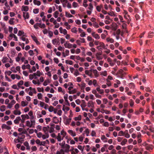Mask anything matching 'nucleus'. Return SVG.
I'll return each instance as SVG.
<instances>
[{"label":"nucleus","instance_id":"obj_1","mask_svg":"<svg viewBox=\"0 0 154 154\" xmlns=\"http://www.w3.org/2000/svg\"><path fill=\"white\" fill-rule=\"evenodd\" d=\"M21 117L22 118V119L21 120V122L22 123H24L26 119H28L29 118V116L27 114L22 115H21Z\"/></svg>","mask_w":154,"mask_h":154},{"label":"nucleus","instance_id":"obj_2","mask_svg":"<svg viewBox=\"0 0 154 154\" xmlns=\"http://www.w3.org/2000/svg\"><path fill=\"white\" fill-rule=\"evenodd\" d=\"M52 43L54 45H55L56 44L59 45L60 44V39L59 38H55L52 40Z\"/></svg>","mask_w":154,"mask_h":154},{"label":"nucleus","instance_id":"obj_3","mask_svg":"<svg viewBox=\"0 0 154 154\" xmlns=\"http://www.w3.org/2000/svg\"><path fill=\"white\" fill-rule=\"evenodd\" d=\"M153 146L151 144H148L146 147V149L148 150H152L153 148Z\"/></svg>","mask_w":154,"mask_h":154},{"label":"nucleus","instance_id":"obj_4","mask_svg":"<svg viewBox=\"0 0 154 154\" xmlns=\"http://www.w3.org/2000/svg\"><path fill=\"white\" fill-rule=\"evenodd\" d=\"M16 103V101L14 100H13L11 102L8 104V107L9 109L12 108V106Z\"/></svg>","mask_w":154,"mask_h":154},{"label":"nucleus","instance_id":"obj_5","mask_svg":"<svg viewBox=\"0 0 154 154\" xmlns=\"http://www.w3.org/2000/svg\"><path fill=\"white\" fill-rule=\"evenodd\" d=\"M59 30L60 33H63L65 35H66L67 34V31L66 29H63L62 27H60L59 28Z\"/></svg>","mask_w":154,"mask_h":154},{"label":"nucleus","instance_id":"obj_6","mask_svg":"<svg viewBox=\"0 0 154 154\" xmlns=\"http://www.w3.org/2000/svg\"><path fill=\"white\" fill-rule=\"evenodd\" d=\"M70 148V146L67 144H66L65 145V147L64 149H65L64 150V151L66 152H69V149Z\"/></svg>","mask_w":154,"mask_h":154},{"label":"nucleus","instance_id":"obj_7","mask_svg":"<svg viewBox=\"0 0 154 154\" xmlns=\"http://www.w3.org/2000/svg\"><path fill=\"white\" fill-rule=\"evenodd\" d=\"M68 42L67 41L64 44V45L65 48H72V44L69 43H68Z\"/></svg>","mask_w":154,"mask_h":154},{"label":"nucleus","instance_id":"obj_8","mask_svg":"<svg viewBox=\"0 0 154 154\" xmlns=\"http://www.w3.org/2000/svg\"><path fill=\"white\" fill-rule=\"evenodd\" d=\"M2 128L6 129L8 130H9L11 129V127L7 126L6 124H5L2 125Z\"/></svg>","mask_w":154,"mask_h":154},{"label":"nucleus","instance_id":"obj_9","mask_svg":"<svg viewBox=\"0 0 154 154\" xmlns=\"http://www.w3.org/2000/svg\"><path fill=\"white\" fill-rule=\"evenodd\" d=\"M49 128V127L48 126L47 127H43V130L45 134L48 133V131Z\"/></svg>","mask_w":154,"mask_h":154},{"label":"nucleus","instance_id":"obj_10","mask_svg":"<svg viewBox=\"0 0 154 154\" xmlns=\"http://www.w3.org/2000/svg\"><path fill=\"white\" fill-rule=\"evenodd\" d=\"M2 63H4L9 62V59L6 57H4L2 60Z\"/></svg>","mask_w":154,"mask_h":154},{"label":"nucleus","instance_id":"obj_11","mask_svg":"<svg viewBox=\"0 0 154 154\" xmlns=\"http://www.w3.org/2000/svg\"><path fill=\"white\" fill-rule=\"evenodd\" d=\"M68 132L72 136L74 137L76 136L75 133L72 130H69L68 131Z\"/></svg>","mask_w":154,"mask_h":154},{"label":"nucleus","instance_id":"obj_12","mask_svg":"<svg viewBox=\"0 0 154 154\" xmlns=\"http://www.w3.org/2000/svg\"><path fill=\"white\" fill-rule=\"evenodd\" d=\"M59 120L56 117H54L53 118V122L57 124L58 123Z\"/></svg>","mask_w":154,"mask_h":154},{"label":"nucleus","instance_id":"obj_13","mask_svg":"<svg viewBox=\"0 0 154 154\" xmlns=\"http://www.w3.org/2000/svg\"><path fill=\"white\" fill-rule=\"evenodd\" d=\"M23 17L25 19H28L29 17L28 13L26 12H23Z\"/></svg>","mask_w":154,"mask_h":154},{"label":"nucleus","instance_id":"obj_14","mask_svg":"<svg viewBox=\"0 0 154 154\" xmlns=\"http://www.w3.org/2000/svg\"><path fill=\"white\" fill-rule=\"evenodd\" d=\"M88 106L89 107H93L94 106L93 103L92 101H89L88 103Z\"/></svg>","mask_w":154,"mask_h":154},{"label":"nucleus","instance_id":"obj_15","mask_svg":"<svg viewBox=\"0 0 154 154\" xmlns=\"http://www.w3.org/2000/svg\"><path fill=\"white\" fill-rule=\"evenodd\" d=\"M14 113L15 115H20L21 112L20 110H15L14 111Z\"/></svg>","mask_w":154,"mask_h":154},{"label":"nucleus","instance_id":"obj_16","mask_svg":"<svg viewBox=\"0 0 154 154\" xmlns=\"http://www.w3.org/2000/svg\"><path fill=\"white\" fill-rule=\"evenodd\" d=\"M127 140L126 139H124L121 142V144L122 145H124L127 142Z\"/></svg>","mask_w":154,"mask_h":154},{"label":"nucleus","instance_id":"obj_17","mask_svg":"<svg viewBox=\"0 0 154 154\" xmlns=\"http://www.w3.org/2000/svg\"><path fill=\"white\" fill-rule=\"evenodd\" d=\"M33 3L35 5H39L41 4V2L39 1H37V0H34Z\"/></svg>","mask_w":154,"mask_h":154},{"label":"nucleus","instance_id":"obj_18","mask_svg":"<svg viewBox=\"0 0 154 154\" xmlns=\"http://www.w3.org/2000/svg\"><path fill=\"white\" fill-rule=\"evenodd\" d=\"M97 72H98L96 69H94L93 70V72L96 77H98L99 76V74L97 73Z\"/></svg>","mask_w":154,"mask_h":154},{"label":"nucleus","instance_id":"obj_19","mask_svg":"<svg viewBox=\"0 0 154 154\" xmlns=\"http://www.w3.org/2000/svg\"><path fill=\"white\" fill-rule=\"evenodd\" d=\"M106 41L107 42H110L111 43H113L114 40L112 38H106Z\"/></svg>","mask_w":154,"mask_h":154},{"label":"nucleus","instance_id":"obj_20","mask_svg":"<svg viewBox=\"0 0 154 154\" xmlns=\"http://www.w3.org/2000/svg\"><path fill=\"white\" fill-rule=\"evenodd\" d=\"M99 44L100 45V47H102L103 48L105 49H106V48H105L104 44L103 42H100L99 43Z\"/></svg>","mask_w":154,"mask_h":154},{"label":"nucleus","instance_id":"obj_21","mask_svg":"<svg viewBox=\"0 0 154 154\" xmlns=\"http://www.w3.org/2000/svg\"><path fill=\"white\" fill-rule=\"evenodd\" d=\"M14 19V18H11L10 20L9 21V23L11 25L14 24V22L13 20Z\"/></svg>","mask_w":154,"mask_h":154},{"label":"nucleus","instance_id":"obj_22","mask_svg":"<svg viewBox=\"0 0 154 154\" xmlns=\"http://www.w3.org/2000/svg\"><path fill=\"white\" fill-rule=\"evenodd\" d=\"M65 14V15L67 17H73L72 15L70 13H68L66 11Z\"/></svg>","mask_w":154,"mask_h":154},{"label":"nucleus","instance_id":"obj_23","mask_svg":"<svg viewBox=\"0 0 154 154\" xmlns=\"http://www.w3.org/2000/svg\"><path fill=\"white\" fill-rule=\"evenodd\" d=\"M5 106L4 105L2 106L0 108V110L1 111L4 112V111H5Z\"/></svg>","mask_w":154,"mask_h":154},{"label":"nucleus","instance_id":"obj_24","mask_svg":"<svg viewBox=\"0 0 154 154\" xmlns=\"http://www.w3.org/2000/svg\"><path fill=\"white\" fill-rule=\"evenodd\" d=\"M50 82V80L49 79L46 80L44 82L43 85L44 86H46L47 85L48 83Z\"/></svg>","mask_w":154,"mask_h":154},{"label":"nucleus","instance_id":"obj_25","mask_svg":"<svg viewBox=\"0 0 154 154\" xmlns=\"http://www.w3.org/2000/svg\"><path fill=\"white\" fill-rule=\"evenodd\" d=\"M76 89H74L73 90L71 91H68V93L69 94H73L76 93Z\"/></svg>","mask_w":154,"mask_h":154},{"label":"nucleus","instance_id":"obj_26","mask_svg":"<svg viewBox=\"0 0 154 154\" xmlns=\"http://www.w3.org/2000/svg\"><path fill=\"white\" fill-rule=\"evenodd\" d=\"M123 69H120L119 72L117 73V74H119L120 75H124L123 73Z\"/></svg>","mask_w":154,"mask_h":154},{"label":"nucleus","instance_id":"obj_27","mask_svg":"<svg viewBox=\"0 0 154 154\" xmlns=\"http://www.w3.org/2000/svg\"><path fill=\"white\" fill-rule=\"evenodd\" d=\"M74 119L75 121L77 120H81V116L80 115H79L78 117H75L74 118Z\"/></svg>","mask_w":154,"mask_h":154},{"label":"nucleus","instance_id":"obj_28","mask_svg":"<svg viewBox=\"0 0 154 154\" xmlns=\"http://www.w3.org/2000/svg\"><path fill=\"white\" fill-rule=\"evenodd\" d=\"M86 84L85 83H82L81 84V90H84Z\"/></svg>","mask_w":154,"mask_h":154},{"label":"nucleus","instance_id":"obj_29","mask_svg":"<svg viewBox=\"0 0 154 154\" xmlns=\"http://www.w3.org/2000/svg\"><path fill=\"white\" fill-rule=\"evenodd\" d=\"M71 31L74 33H76L77 32V28L74 27L71 29Z\"/></svg>","mask_w":154,"mask_h":154},{"label":"nucleus","instance_id":"obj_30","mask_svg":"<svg viewBox=\"0 0 154 154\" xmlns=\"http://www.w3.org/2000/svg\"><path fill=\"white\" fill-rule=\"evenodd\" d=\"M59 14V12L58 11H56L54 14V17L55 18H57L58 16V15Z\"/></svg>","mask_w":154,"mask_h":154},{"label":"nucleus","instance_id":"obj_31","mask_svg":"<svg viewBox=\"0 0 154 154\" xmlns=\"http://www.w3.org/2000/svg\"><path fill=\"white\" fill-rule=\"evenodd\" d=\"M26 126L30 128L32 127L29 121H26Z\"/></svg>","mask_w":154,"mask_h":154},{"label":"nucleus","instance_id":"obj_32","mask_svg":"<svg viewBox=\"0 0 154 154\" xmlns=\"http://www.w3.org/2000/svg\"><path fill=\"white\" fill-rule=\"evenodd\" d=\"M59 145L61 146L62 148L64 149L65 145V142L63 141L62 143H60Z\"/></svg>","mask_w":154,"mask_h":154},{"label":"nucleus","instance_id":"obj_33","mask_svg":"<svg viewBox=\"0 0 154 154\" xmlns=\"http://www.w3.org/2000/svg\"><path fill=\"white\" fill-rule=\"evenodd\" d=\"M98 54H96V56L97 59L98 60H102L103 59V57L102 56H100V55H98Z\"/></svg>","mask_w":154,"mask_h":154},{"label":"nucleus","instance_id":"obj_34","mask_svg":"<svg viewBox=\"0 0 154 154\" xmlns=\"http://www.w3.org/2000/svg\"><path fill=\"white\" fill-rule=\"evenodd\" d=\"M129 86L130 88L132 89H134V88L135 85L133 83H131L129 84Z\"/></svg>","mask_w":154,"mask_h":154},{"label":"nucleus","instance_id":"obj_35","mask_svg":"<svg viewBox=\"0 0 154 154\" xmlns=\"http://www.w3.org/2000/svg\"><path fill=\"white\" fill-rule=\"evenodd\" d=\"M108 14L109 15L111 16H115V15L113 12L111 11L109 12H108Z\"/></svg>","mask_w":154,"mask_h":154},{"label":"nucleus","instance_id":"obj_36","mask_svg":"<svg viewBox=\"0 0 154 154\" xmlns=\"http://www.w3.org/2000/svg\"><path fill=\"white\" fill-rule=\"evenodd\" d=\"M39 27L41 28H44L46 27V26L44 23L42 24L41 23H39Z\"/></svg>","mask_w":154,"mask_h":154},{"label":"nucleus","instance_id":"obj_37","mask_svg":"<svg viewBox=\"0 0 154 154\" xmlns=\"http://www.w3.org/2000/svg\"><path fill=\"white\" fill-rule=\"evenodd\" d=\"M27 103H26V102H25L24 101H22L21 102V105L23 106H27Z\"/></svg>","mask_w":154,"mask_h":154},{"label":"nucleus","instance_id":"obj_38","mask_svg":"<svg viewBox=\"0 0 154 154\" xmlns=\"http://www.w3.org/2000/svg\"><path fill=\"white\" fill-rule=\"evenodd\" d=\"M57 139L59 141H60L61 140V137L59 133L58 134V135L57 138Z\"/></svg>","mask_w":154,"mask_h":154},{"label":"nucleus","instance_id":"obj_39","mask_svg":"<svg viewBox=\"0 0 154 154\" xmlns=\"http://www.w3.org/2000/svg\"><path fill=\"white\" fill-rule=\"evenodd\" d=\"M23 84V80H20L18 83L17 85L20 87V85H22Z\"/></svg>","mask_w":154,"mask_h":154},{"label":"nucleus","instance_id":"obj_40","mask_svg":"<svg viewBox=\"0 0 154 154\" xmlns=\"http://www.w3.org/2000/svg\"><path fill=\"white\" fill-rule=\"evenodd\" d=\"M148 129L151 132H154V129L151 126H149V128Z\"/></svg>","mask_w":154,"mask_h":154},{"label":"nucleus","instance_id":"obj_41","mask_svg":"<svg viewBox=\"0 0 154 154\" xmlns=\"http://www.w3.org/2000/svg\"><path fill=\"white\" fill-rule=\"evenodd\" d=\"M39 23H37L34 25V27L35 29H38V26H39Z\"/></svg>","mask_w":154,"mask_h":154},{"label":"nucleus","instance_id":"obj_42","mask_svg":"<svg viewBox=\"0 0 154 154\" xmlns=\"http://www.w3.org/2000/svg\"><path fill=\"white\" fill-rule=\"evenodd\" d=\"M61 134L63 135V137H64L66 134V132L64 131L63 130H62L61 131Z\"/></svg>","mask_w":154,"mask_h":154},{"label":"nucleus","instance_id":"obj_43","mask_svg":"<svg viewBox=\"0 0 154 154\" xmlns=\"http://www.w3.org/2000/svg\"><path fill=\"white\" fill-rule=\"evenodd\" d=\"M49 132L50 133H51L53 132L54 131V128L53 127H49Z\"/></svg>","mask_w":154,"mask_h":154},{"label":"nucleus","instance_id":"obj_44","mask_svg":"<svg viewBox=\"0 0 154 154\" xmlns=\"http://www.w3.org/2000/svg\"><path fill=\"white\" fill-rule=\"evenodd\" d=\"M37 89L38 90V92H40L41 91H42V92H43L44 91V89L43 88H37Z\"/></svg>","mask_w":154,"mask_h":154},{"label":"nucleus","instance_id":"obj_45","mask_svg":"<svg viewBox=\"0 0 154 154\" xmlns=\"http://www.w3.org/2000/svg\"><path fill=\"white\" fill-rule=\"evenodd\" d=\"M97 39H98L100 38V37L97 34H96L94 36V37Z\"/></svg>","mask_w":154,"mask_h":154},{"label":"nucleus","instance_id":"obj_46","mask_svg":"<svg viewBox=\"0 0 154 154\" xmlns=\"http://www.w3.org/2000/svg\"><path fill=\"white\" fill-rule=\"evenodd\" d=\"M72 6L74 8L78 6V4L77 2H74L72 3Z\"/></svg>","mask_w":154,"mask_h":154},{"label":"nucleus","instance_id":"obj_47","mask_svg":"<svg viewBox=\"0 0 154 154\" xmlns=\"http://www.w3.org/2000/svg\"><path fill=\"white\" fill-rule=\"evenodd\" d=\"M54 108L52 106H50L48 109L49 111L50 112H52L53 111Z\"/></svg>","mask_w":154,"mask_h":154},{"label":"nucleus","instance_id":"obj_48","mask_svg":"<svg viewBox=\"0 0 154 154\" xmlns=\"http://www.w3.org/2000/svg\"><path fill=\"white\" fill-rule=\"evenodd\" d=\"M38 98L39 99H41L42 97V95L41 93H38L37 95Z\"/></svg>","mask_w":154,"mask_h":154},{"label":"nucleus","instance_id":"obj_49","mask_svg":"<svg viewBox=\"0 0 154 154\" xmlns=\"http://www.w3.org/2000/svg\"><path fill=\"white\" fill-rule=\"evenodd\" d=\"M124 133L122 131H120L119 133H118V135L119 136H121L122 135H124Z\"/></svg>","mask_w":154,"mask_h":154},{"label":"nucleus","instance_id":"obj_50","mask_svg":"<svg viewBox=\"0 0 154 154\" xmlns=\"http://www.w3.org/2000/svg\"><path fill=\"white\" fill-rule=\"evenodd\" d=\"M87 40L88 41H92L93 42H94V40L90 36H88L87 37Z\"/></svg>","mask_w":154,"mask_h":154},{"label":"nucleus","instance_id":"obj_51","mask_svg":"<svg viewBox=\"0 0 154 154\" xmlns=\"http://www.w3.org/2000/svg\"><path fill=\"white\" fill-rule=\"evenodd\" d=\"M24 33V32L21 30H19L17 34V35L18 36H21L22 35H23V34Z\"/></svg>","mask_w":154,"mask_h":154},{"label":"nucleus","instance_id":"obj_52","mask_svg":"<svg viewBox=\"0 0 154 154\" xmlns=\"http://www.w3.org/2000/svg\"><path fill=\"white\" fill-rule=\"evenodd\" d=\"M77 147L79 149L81 150L82 151H83L84 148H83L82 146L81 145H78Z\"/></svg>","mask_w":154,"mask_h":154},{"label":"nucleus","instance_id":"obj_53","mask_svg":"<svg viewBox=\"0 0 154 154\" xmlns=\"http://www.w3.org/2000/svg\"><path fill=\"white\" fill-rule=\"evenodd\" d=\"M134 104V102L132 99L130 100V105L131 107L133 106Z\"/></svg>","mask_w":154,"mask_h":154},{"label":"nucleus","instance_id":"obj_54","mask_svg":"<svg viewBox=\"0 0 154 154\" xmlns=\"http://www.w3.org/2000/svg\"><path fill=\"white\" fill-rule=\"evenodd\" d=\"M82 102L83 103V104H82L81 105V106L82 107V106H83L84 107H85L86 106V105H85V101L84 100H82Z\"/></svg>","mask_w":154,"mask_h":154},{"label":"nucleus","instance_id":"obj_55","mask_svg":"<svg viewBox=\"0 0 154 154\" xmlns=\"http://www.w3.org/2000/svg\"><path fill=\"white\" fill-rule=\"evenodd\" d=\"M71 120V118L68 119L66 120V124H69Z\"/></svg>","mask_w":154,"mask_h":154},{"label":"nucleus","instance_id":"obj_56","mask_svg":"<svg viewBox=\"0 0 154 154\" xmlns=\"http://www.w3.org/2000/svg\"><path fill=\"white\" fill-rule=\"evenodd\" d=\"M19 45L21 46V47L23 49H24L25 44L24 43H21L20 42H19Z\"/></svg>","mask_w":154,"mask_h":154},{"label":"nucleus","instance_id":"obj_57","mask_svg":"<svg viewBox=\"0 0 154 154\" xmlns=\"http://www.w3.org/2000/svg\"><path fill=\"white\" fill-rule=\"evenodd\" d=\"M54 62L56 63L57 64L59 62L58 59L57 58H54Z\"/></svg>","mask_w":154,"mask_h":154},{"label":"nucleus","instance_id":"obj_58","mask_svg":"<svg viewBox=\"0 0 154 154\" xmlns=\"http://www.w3.org/2000/svg\"><path fill=\"white\" fill-rule=\"evenodd\" d=\"M97 82V80L95 79H94L93 81V82H92L93 85L95 86L98 85H96Z\"/></svg>","mask_w":154,"mask_h":154},{"label":"nucleus","instance_id":"obj_59","mask_svg":"<svg viewBox=\"0 0 154 154\" xmlns=\"http://www.w3.org/2000/svg\"><path fill=\"white\" fill-rule=\"evenodd\" d=\"M28 52L30 56H32L34 54L33 51L32 50H29Z\"/></svg>","mask_w":154,"mask_h":154},{"label":"nucleus","instance_id":"obj_60","mask_svg":"<svg viewBox=\"0 0 154 154\" xmlns=\"http://www.w3.org/2000/svg\"><path fill=\"white\" fill-rule=\"evenodd\" d=\"M31 125L32 127H33L32 126L34 125H35V121L31 120Z\"/></svg>","mask_w":154,"mask_h":154},{"label":"nucleus","instance_id":"obj_61","mask_svg":"<svg viewBox=\"0 0 154 154\" xmlns=\"http://www.w3.org/2000/svg\"><path fill=\"white\" fill-rule=\"evenodd\" d=\"M45 120H46V123L47 124H48V122L51 120L50 118H46L45 119Z\"/></svg>","mask_w":154,"mask_h":154},{"label":"nucleus","instance_id":"obj_62","mask_svg":"<svg viewBox=\"0 0 154 154\" xmlns=\"http://www.w3.org/2000/svg\"><path fill=\"white\" fill-rule=\"evenodd\" d=\"M14 141L15 142V143L20 142V141L19 139H17L16 138L14 139Z\"/></svg>","mask_w":154,"mask_h":154},{"label":"nucleus","instance_id":"obj_63","mask_svg":"<svg viewBox=\"0 0 154 154\" xmlns=\"http://www.w3.org/2000/svg\"><path fill=\"white\" fill-rule=\"evenodd\" d=\"M154 34V32H149V38H152V36Z\"/></svg>","mask_w":154,"mask_h":154},{"label":"nucleus","instance_id":"obj_64","mask_svg":"<svg viewBox=\"0 0 154 154\" xmlns=\"http://www.w3.org/2000/svg\"><path fill=\"white\" fill-rule=\"evenodd\" d=\"M116 150L115 149H113L111 151V154H116Z\"/></svg>","mask_w":154,"mask_h":154}]
</instances>
